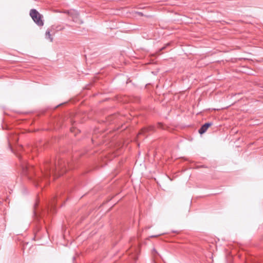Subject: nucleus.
Instances as JSON below:
<instances>
[{
    "mask_svg": "<svg viewBox=\"0 0 263 263\" xmlns=\"http://www.w3.org/2000/svg\"><path fill=\"white\" fill-rule=\"evenodd\" d=\"M30 15L33 21L39 26H43L44 22L43 16L35 9H31L30 11Z\"/></svg>",
    "mask_w": 263,
    "mask_h": 263,
    "instance_id": "obj_1",
    "label": "nucleus"
},
{
    "mask_svg": "<svg viewBox=\"0 0 263 263\" xmlns=\"http://www.w3.org/2000/svg\"><path fill=\"white\" fill-rule=\"evenodd\" d=\"M61 169V166L60 165V164H58V166L57 165L55 166V168H52V170L50 169L49 170V173H48V172H46L45 174V176L46 177H48L49 174H50L51 172H52V173H55L56 171H60Z\"/></svg>",
    "mask_w": 263,
    "mask_h": 263,
    "instance_id": "obj_3",
    "label": "nucleus"
},
{
    "mask_svg": "<svg viewBox=\"0 0 263 263\" xmlns=\"http://www.w3.org/2000/svg\"><path fill=\"white\" fill-rule=\"evenodd\" d=\"M46 37L47 39H49L50 42H52L53 38L51 37V35L50 34V31L49 30H47L46 32Z\"/></svg>",
    "mask_w": 263,
    "mask_h": 263,
    "instance_id": "obj_5",
    "label": "nucleus"
},
{
    "mask_svg": "<svg viewBox=\"0 0 263 263\" xmlns=\"http://www.w3.org/2000/svg\"><path fill=\"white\" fill-rule=\"evenodd\" d=\"M154 127L153 126H149L148 127H145L142 129L141 132L139 133V135L144 134L145 133L148 132L149 131L153 130Z\"/></svg>",
    "mask_w": 263,
    "mask_h": 263,
    "instance_id": "obj_4",
    "label": "nucleus"
},
{
    "mask_svg": "<svg viewBox=\"0 0 263 263\" xmlns=\"http://www.w3.org/2000/svg\"><path fill=\"white\" fill-rule=\"evenodd\" d=\"M211 125H212V123H205L199 129V133L200 134H202L204 133L207 130L208 128L210 126H211Z\"/></svg>",
    "mask_w": 263,
    "mask_h": 263,
    "instance_id": "obj_2",
    "label": "nucleus"
}]
</instances>
